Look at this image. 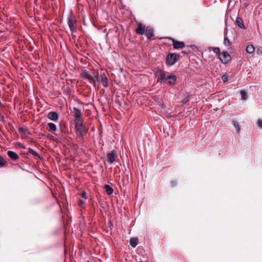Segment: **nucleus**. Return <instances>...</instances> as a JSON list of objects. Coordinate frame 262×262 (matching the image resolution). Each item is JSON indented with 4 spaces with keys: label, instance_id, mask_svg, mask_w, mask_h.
Returning <instances> with one entry per match:
<instances>
[{
    "label": "nucleus",
    "instance_id": "1a4fd4ad",
    "mask_svg": "<svg viewBox=\"0 0 262 262\" xmlns=\"http://www.w3.org/2000/svg\"><path fill=\"white\" fill-rule=\"evenodd\" d=\"M167 80L166 83L173 85L175 84L177 81V77L174 75H169L167 76Z\"/></svg>",
    "mask_w": 262,
    "mask_h": 262
},
{
    "label": "nucleus",
    "instance_id": "9d476101",
    "mask_svg": "<svg viewBox=\"0 0 262 262\" xmlns=\"http://www.w3.org/2000/svg\"><path fill=\"white\" fill-rule=\"evenodd\" d=\"M101 83L104 87H107L108 86V78L104 73L100 74Z\"/></svg>",
    "mask_w": 262,
    "mask_h": 262
},
{
    "label": "nucleus",
    "instance_id": "39448f33",
    "mask_svg": "<svg viewBox=\"0 0 262 262\" xmlns=\"http://www.w3.org/2000/svg\"><path fill=\"white\" fill-rule=\"evenodd\" d=\"M76 20L72 14H70L68 18V24L71 31H73L75 29Z\"/></svg>",
    "mask_w": 262,
    "mask_h": 262
},
{
    "label": "nucleus",
    "instance_id": "cd10ccee",
    "mask_svg": "<svg viewBox=\"0 0 262 262\" xmlns=\"http://www.w3.org/2000/svg\"><path fill=\"white\" fill-rule=\"evenodd\" d=\"M222 79L224 82H226L228 80V76L226 75H224L222 76Z\"/></svg>",
    "mask_w": 262,
    "mask_h": 262
},
{
    "label": "nucleus",
    "instance_id": "7ed1b4c3",
    "mask_svg": "<svg viewBox=\"0 0 262 262\" xmlns=\"http://www.w3.org/2000/svg\"><path fill=\"white\" fill-rule=\"evenodd\" d=\"M219 57L221 61L224 64L229 62L231 59L230 55L227 51L223 52L222 53L219 54Z\"/></svg>",
    "mask_w": 262,
    "mask_h": 262
},
{
    "label": "nucleus",
    "instance_id": "f8f14e48",
    "mask_svg": "<svg viewBox=\"0 0 262 262\" xmlns=\"http://www.w3.org/2000/svg\"><path fill=\"white\" fill-rule=\"evenodd\" d=\"M7 155H8V157L12 161H15L19 159L18 155L16 153H15V152H14L13 151L9 150L7 152Z\"/></svg>",
    "mask_w": 262,
    "mask_h": 262
},
{
    "label": "nucleus",
    "instance_id": "393cba45",
    "mask_svg": "<svg viewBox=\"0 0 262 262\" xmlns=\"http://www.w3.org/2000/svg\"><path fill=\"white\" fill-rule=\"evenodd\" d=\"M90 75V74L86 71H84L81 73V76L85 79H86Z\"/></svg>",
    "mask_w": 262,
    "mask_h": 262
},
{
    "label": "nucleus",
    "instance_id": "f257e3e1",
    "mask_svg": "<svg viewBox=\"0 0 262 262\" xmlns=\"http://www.w3.org/2000/svg\"><path fill=\"white\" fill-rule=\"evenodd\" d=\"M75 132L77 135L80 138H82L83 132H86V130L84 127V121L75 122Z\"/></svg>",
    "mask_w": 262,
    "mask_h": 262
},
{
    "label": "nucleus",
    "instance_id": "4468645a",
    "mask_svg": "<svg viewBox=\"0 0 262 262\" xmlns=\"http://www.w3.org/2000/svg\"><path fill=\"white\" fill-rule=\"evenodd\" d=\"M47 129L51 133H54L56 130L57 127L56 125L53 123H49Z\"/></svg>",
    "mask_w": 262,
    "mask_h": 262
},
{
    "label": "nucleus",
    "instance_id": "20e7f679",
    "mask_svg": "<svg viewBox=\"0 0 262 262\" xmlns=\"http://www.w3.org/2000/svg\"><path fill=\"white\" fill-rule=\"evenodd\" d=\"M73 113H74V116L75 117L74 122L83 120L82 118L81 112L79 109L76 107H74Z\"/></svg>",
    "mask_w": 262,
    "mask_h": 262
},
{
    "label": "nucleus",
    "instance_id": "c85d7f7f",
    "mask_svg": "<svg viewBox=\"0 0 262 262\" xmlns=\"http://www.w3.org/2000/svg\"><path fill=\"white\" fill-rule=\"evenodd\" d=\"M81 197L83 199H87V194L85 192H83L82 193H81Z\"/></svg>",
    "mask_w": 262,
    "mask_h": 262
},
{
    "label": "nucleus",
    "instance_id": "473e14b6",
    "mask_svg": "<svg viewBox=\"0 0 262 262\" xmlns=\"http://www.w3.org/2000/svg\"><path fill=\"white\" fill-rule=\"evenodd\" d=\"M171 183V185L172 186H175L176 185L177 182L176 181H172Z\"/></svg>",
    "mask_w": 262,
    "mask_h": 262
},
{
    "label": "nucleus",
    "instance_id": "6ab92c4d",
    "mask_svg": "<svg viewBox=\"0 0 262 262\" xmlns=\"http://www.w3.org/2000/svg\"><path fill=\"white\" fill-rule=\"evenodd\" d=\"M236 23L240 28H242V29L245 28V26H244L243 20L241 18H239V17L236 18Z\"/></svg>",
    "mask_w": 262,
    "mask_h": 262
},
{
    "label": "nucleus",
    "instance_id": "0eeeda50",
    "mask_svg": "<svg viewBox=\"0 0 262 262\" xmlns=\"http://www.w3.org/2000/svg\"><path fill=\"white\" fill-rule=\"evenodd\" d=\"M106 157L108 162L112 164L115 161L116 158L117 157V152L113 150L111 153L107 154Z\"/></svg>",
    "mask_w": 262,
    "mask_h": 262
},
{
    "label": "nucleus",
    "instance_id": "a878e982",
    "mask_svg": "<svg viewBox=\"0 0 262 262\" xmlns=\"http://www.w3.org/2000/svg\"><path fill=\"white\" fill-rule=\"evenodd\" d=\"M224 43L226 46L230 45V41L227 37L224 38Z\"/></svg>",
    "mask_w": 262,
    "mask_h": 262
},
{
    "label": "nucleus",
    "instance_id": "a211bd4d",
    "mask_svg": "<svg viewBox=\"0 0 262 262\" xmlns=\"http://www.w3.org/2000/svg\"><path fill=\"white\" fill-rule=\"evenodd\" d=\"M138 240L137 238L133 237L130 239V245L134 248L136 247L138 245Z\"/></svg>",
    "mask_w": 262,
    "mask_h": 262
},
{
    "label": "nucleus",
    "instance_id": "412c9836",
    "mask_svg": "<svg viewBox=\"0 0 262 262\" xmlns=\"http://www.w3.org/2000/svg\"><path fill=\"white\" fill-rule=\"evenodd\" d=\"M29 152L30 154H31L32 155H33L34 157H39V155L38 154V153L37 152H36V151L34 150L32 148H29Z\"/></svg>",
    "mask_w": 262,
    "mask_h": 262
},
{
    "label": "nucleus",
    "instance_id": "b1692460",
    "mask_svg": "<svg viewBox=\"0 0 262 262\" xmlns=\"http://www.w3.org/2000/svg\"><path fill=\"white\" fill-rule=\"evenodd\" d=\"M6 163V160L0 155V167L4 166Z\"/></svg>",
    "mask_w": 262,
    "mask_h": 262
},
{
    "label": "nucleus",
    "instance_id": "aec40b11",
    "mask_svg": "<svg viewBox=\"0 0 262 262\" xmlns=\"http://www.w3.org/2000/svg\"><path fill=\"white\" fill-rule=\"evenodd\" d=\"M105 189L108 195H112L113 193V189L108 185H105Z\"/></svg>",
    "mask_w": 262,
    "mask_h": 262
},
{
    "label": "nucleus",
    "instance_id": "423d86ee",
    "mask_svg": "<svg viewBox=\"0 0 262 262\" xmlns=\"http://www.w3.org/2000/svg\"><path fill=\"white\" fill-rule=\"evenodd\" d=\"M169 39L172 41V45L174 49H180L184 48L185 43L183 41H177L172 38Z\"/></svg>",
    "mask_w": 262,
    "mask_h": 262
},
{
    "label": "nucleus",
    "instance_id": "c756f323",
    "mask_svg": "<svg viewBox=\"0 0 262 262\" xmlns=\"http://www.w3.org/2000/svg\"><path fill=\"white\" fill-rule=\"evenodd\" d=\"M257 124L259 127H262V120H258Z\"/></svg>",
    "mask_w": 262,
    "mask_h": 262
},
{
    "label": "nucleus",
    "instance_id": "6e6552de",
    "mask_svg": "<svg viewBox=\"0 0 262 262\" xmlns=\"http://www.w3.org/2000/svg\"><path fill=\"white\" fill-rule=\"evenodd\" d=\"M47 117L51 121L56 122L59 119V115L57 112H51L47 115Z\"/></svg>",
    "mask_w": 262,
    "mask_h": 262
},
{
    "label": "nucleus",
    "instance_id": "72a5a7b5",
    "mask_svg": "<svg viewBox=\"0 0 262 262\" xmlns=\"http://www.w3.org/2000/svg\"><path fill=\"white\" fill-rule=\"evenodd\" d=\"M188 101V98H185L183 100V103H186L187 101Z\"/></svg>",
    "mask_w": 262,
    "mask_h": 262
},
{
    "label": "nucleus",
    "instance_id": "2eb2a0df",
    "mask_svg": "<svg viewBox=\"0 0 262 262\" xmlns=\"http://www.w3.org/2000/svg\"><path fill=\"white\" fill-rule=\"evenodd\" d=\"M168 75H166V74L164 71H160V75H159V78L160 80L162 81L163 83H166V82L167 80V76Z\"/></svg>",
    "mask_w": 262,
    "mask_h": 262
},
{
    "label": "nucleus",
    "instance_id": "dca6fc26",
    "mask_svg": "<svg viewBox=\"0 0 262 262\" xmlns=\"http://www.w3.org/2000/svg\"><path fill=\"white\" fill-rule=\"evenodd\" d=\"M91 83H93L94 86L96 87L99 84V75L98 74L95 75L93 77V79L91 80Z\"/></svg>",
    "mask_w": 262,
    "mask_h": 262
},
{
    "label": "nucleus",
    "instance_id": "bb28decb",
    "mask_svg": "<svg viewBox=\"0 0 262 262\" xmlns=\"http://www.w3.org/2000/svg\"><path fill=\"white\" fill-rule=\"evenodd\" d=\"M212 50L213 51V52L214 53H215L216 54H219L220 52V49L218 47H214V48H212Z\"/></svg>",
    "mask_w": 262,
    "mask_h": 262
},
{
    "label": "nucleus",
    "instance_id": "f3484780",
    "mask_svg": "<svg viewBox=\"0 0 262 262\" xmlns=\"http://www.w3.org/2000/svg\"><path fill=\"white\" fill-rule=\"evenodd\" d=\"M255 51L254 47L253 45H249L246 47V52L248 54L253 53Z\"/></svg>",
    "mask_w": 262,
    "mask_h": 262
},
{
    "label": "nucleus",
    "instance_id": "ddd939ff",
    "mask_svg": "<svg viewBox=\"0 0 262 262\" xmlns=\"http://www.w3.org/2000/svg\"><path fill=\"white\" fill-rule=\"evenodd\" d=\"M147 38H151L154 35V31L150 27H147L146 28L145 33Z\"/></svg>",
    "mask_w": 262,
    "mask_h": 262
},
{
    "label": "nucleus",
    "instance_id": "f03ea898",
    "mask_svg": "<svg viewBox=\"0 0 262 262\" xmlns=\"http://www.w3.org/2000/svg\"><path fill=\"white\" fill-rule=\"evenodd\" d=\"M178 56L175 53L169 54L166 58V63L168 66H171L176 63Z\"/></svg>",
    "mask_w": 262,
    "mask_h": 262
},
{
    "label": "nucleus",
    "instance_id": "2f4dec72",
    "mask_svg": "<svg viewBox=\"0 0 262 262\" xmlns=\"http://www.w3.org/2000/svg\"><path fill=\"white\" fill-rule=\"evenodd\" d=\"M93 77L91 74L89 75V76L86 78L90 82H91L92 79H93Z\"/></svg>",
    "mask_w": 262,
    "mask_h": 262
},
{
    "label": "nucleus",
    "instance_id": "f704fd0d",
    "mask_svg": "<svg viewBox=\"0 0 262 262\" xmlns=\"http://www.w3.org/2000/svg\"><path fill=\"white\" fill-rule=\"evenodd\" d=\"M19 130L23 132L25 130V129L24 128H20Z\"/></svg>",
    "mask_w": 262,
    "mask_h": 262
},
{
    "label": "nucleus",
    "instance_id": "5701e85b",
    "mask_svg": "<svg viewBox=\"0 0 262 262\" xmlns=\"http://www.w3.org/2000/svg\"><path fill=\"white\" fill-rule=\"evenodd\" d=\"M241 95L242 98L243 100H246L247 99V94L245 91H244V90L241 91Z\"/></svg>",
    "mask_w": 262,
    "mask_h": 262
},
{
    "label": "nucleus",
    "instance_id": "7c9ffc66",
    "mask_svg": "<svg viewBox=\"0 0 262 262\" xmlns=\"http://www.w3.org/2000/svg\"><path fill=\"white\" fill-rule=\"evenodd\" d=\"M84 204V202L82 200H79L78 201V204L80 207H83V205Z\"/></svg>",
    "mask_w": 262,
    "mask_h": 262
},
{
    "label": "nucleus",
    "instance_id": "4be33fe9",
    "mask_svg": "<svg viewBox=\"0 0 262 262\" xmlns=\"http://www.w3.org/2000/svg\"><path fill=\"white\" fill-rule=\"evenodd\" d=\"M233 125L234 126V127L236 128V133H239L241 128H240V126L238 124V122L236 121H233Z\"/></svg>",
    "mask_w": 262,
    "mask_h": 262
},
{
    "label": "nucleus",
    "instance_id": "9b49d317",
    "mask_svg": "<svg viewBox=\"0 0 262 262\" xmlns=\"http://www.w3.org/2000/svg\"><path fill=\"white\" fill-rule=\"evenodd\" d=\"M145 31V26H143L141 23L138 24L137 28L136 30V32L137 33V34L143 35L144 34Z\"/></svg>",
    "mask_w": 262,
    "mask_h": 262
}]
</instances>
